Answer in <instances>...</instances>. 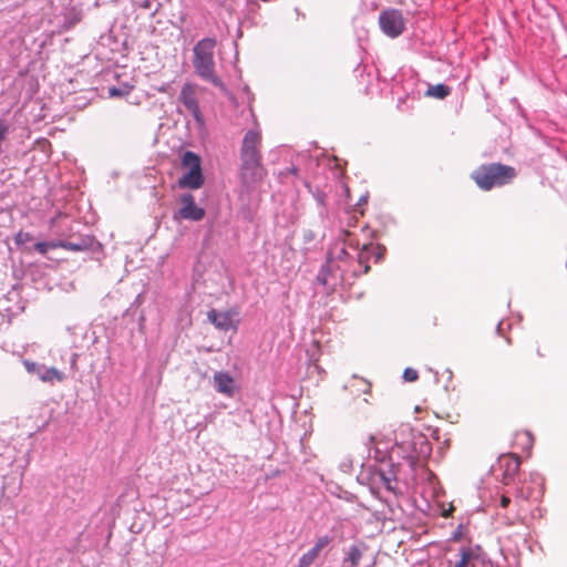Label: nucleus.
I'll use <instances>...</instances> for the list:
<instances>
[{
  "instance_id": "obj_1",
  "label": "nucleus",
  "mask_w": 567,
  "mask_h": 567,
  "mask_svg": "<svg viewBox=\"0 0 567 567\" xmlns=\"http://www.w3.org/2000/svg\"><path fill=\"white\" fill-rule=\"evenodd\" d=\"M260 146V133L256 130H249L243 138L239 153V176L247 188L254 187L266 174L261 164Z\"/></svg>"
},
{
  "instance_id": "obj_2",
  "label": "nucleus",
  "mask_w": 567,
  "mask_h": 567,
  "mask_svg": "<svg viewBox=\"0 0 567 567\" xmlns=\"http://www.w3.org/2000/svg\"><path fill=\"white\" fill-rule=\"evenodd\" d=\"M430 453L429 442L421 433L414 432L408 424L400 426L394 432V444L389 451L391 462L405 460L411 466H414L419 458Z\"/></svg>"
},
{
  "instance_id": "obj_3",
  "label": "nucleus",
  "mask_w": 567,
  "mask_h": 567,
  "mask_svg": "<svg viewBox=\"0 0 567 567\" xmlns=\"http://www.w3.org/2000/svg\"><path fill=\"white\" fill-rule=\"evenodd\" d=\"M216 44L217 41L215 38H204L199 40L193 48L192 63L199 79L224 90L225 84L216 72Z\"/></svg>"
},
{
  "instance_id": "obj_4",
  "label": "nucleus",
  "mask_w": 567,
  "mask_h": 567,
  "mask_svg": "<svg viewBox=\"0 0 567 567\" xmlns=\"http://www.w3.org/2000/svg\"><path fill=\"white\" fill-rule=\"evenodd\" d=\"M516 176L514 167L501 163L484 164L472 173V178L483 190L509 184Z\"/></svg>"
},
{
  "instance_id": "obj_5",
  "label": "nucleus",
  "mask_w": 567,
  "mask_h": 567,
  "mask_svg": "<svg viewBox=\"0 0 567 567\" xmlns=\"http://www.w3.org/2000/svg\"><path fill=\"white\" fill-rule=\"evenodd\" d=\"M379 24L382 32L390 38L401 35L405 28L402 13L394 9L381 12L379 17Z\"/></svg>"
},
{
  "instance_id": "obj_6",
  "label": "nucleus",
  "mask_w": 567,
  "mask_h": 567,
  "mask_svg": "<svg viewBox=\"0 0 567 567\" xmlns=\"http://www.w3.org/2000/svg\"><path fill=\"white\" fill-rule=\"evenodd\" d=\"M178 100L192 113L196 122H202V113L198 105L195 84L185 83L181 90Z\"/></svg>"
},
{
  "instance_id": "obj_7",
  "label": "nucleus",
  "mask_w": 567,
  "mask_h": 567,
  "mask_svg": "<svg viewBox=\"0 0 567 567\" xmlns=\"http://www.w3.org/2000/svg\"><path fill=\"white\" fill-rule=\"evenodd\" d=\"M178 216L182 219L198 221L204 218L205 210L195 204V199L192 194H184L181 196Z\"/></svg>"
},
{
  "instance_id": "obj_8",
  "label": "nucleus",
  "mask_w": 567,
  "mask_h": 567,
  "mask_svg": "<svg viewBox=\"0 0 567 567\" xmlns=\"http://www.w3.org/2000/svg\"><path fill=\"white\" fill-rule=\"evenodd\" d=\"M332 542V535H323L318 537L313 547L300 557L301 567H309L319 557L321 550L328 547Z\"/></svg>"
},
{
  "instance_id": "obj_9",
  "label": "nucleus",
  "mask_w": 567,
  "mask_h": 567,
  "mask_svg": "<svg viewBox=\"0 0 567 567\" xmlns=\"http://www.w3.org/2000/svg\"><path fill=\"white\" fill-rule=\"evenodd\" d=\"M213 386L218 393L233 396L235 392V380L228 372L217 371L214 373Z\"/></svg>"
},
{
  "instance_id": "obj_10",
  "label": "nucleus",
  "mask_w": 567,
  "mask_h": 567,
  "mask_svg": "<svg viewBox=\"0 0 567 567\" xmlns=\"http://www.w3.org/2000/svg\"><path fill=\"white\" fill-rule=\"evenodd\" d=\"M204 183L202 169H189L178 179V186L181 188L197 189Z\"/></svg>"
},
{
  "instance_id": "obj_11",
  "label": "nucleus",
  "mask_w": 567,
  "mask_h": 567,
  "mask_svg": "<svg viewBox=\"0 0 567 567\" xmlns=\"http://www.w3.org/2000/svg\"><path fill=\"white\" fill-rule=\"evenodd\" d=\"M209 321L219 330L228 331L233 328V317L229 312H219L217 310H210L207 313Z\"/></svg>"
},
{
  "instance_id": "obj_12",
  "label": "nucleus",
  "mask_w": 567,
  "mask_h": 567,
  "mask_svg": "<svg viewBox=\"0 0 567 567\" xmlns=\"http://www.w3.org/2000/svg\"><path fill=\"white\" fill-rule=\"evenodd\" d=\"M37 375L43 382L53 383L54 381L62 382L64 380V373L59 371L55 368H48L41 365V368H37Z\"/></svg>"
},
{
  "instance_id": "obj_13",
  "label": "nucleus",
  "mask_w": 567,
  "mask_h": 567,
  "mask_svg": "<svg viewBox=\"0 0 567 567\" xmlns=\"http://www.w3.org/2000/svg\"><path fill=\"white\" fill-rule=\"evenodd\" d=\"M363 545H352L342 559V567H357L361 560Z\"/></svg>"
},
{
  "instance_id": "obj_14",
  "label": "nucleus",
  "mask_w": 567,
  "mask_h": 567,
  "mask_svg": "<svg viewBox=\"0 0 567 567\" xmlns=\"http://www.w3.org/2000/svg\"><path fill=\"white\" fill-rule=\"evenodd\" d=\"M379 480L382 485L386 488L389 492L395 491V484H396V476L395 472L393 470H390L389 472H385L383 470H380L375 473V480Z\"/></svg>"
},
{
  "instance_id": "obj_15",
  "label": "nucleus",
  "mask_w": 567,
  "mask_h": 567,
  "mask_svg": "<svg viewBox=\"0 0 567 567\" xmlns=\"http://www.w3.org/2000/svg\"><path fill=\"white\" fill-rule=\"evenodd\" d=\"M92 241L90 238H81L78 241L59 240V247L72 251H83L90 248Z\"/></svg>"
},
{
  "instance_id": "obj_16",
  "label": "nucleus",
  "mask_w": 567,
  "mask_h": 567,
  "mask_svg": "<svg viewBox=\"0 0 567 567\" xmlns=\"http://www.w3.org/2000/svg\"><path fill=\"white\" fill-rule=\"evenodd\" d=\"M519 457L515 455H507L501 458V466L505 467V474L513 476L519 468Z\"/></svg>"
},
{
  "instance_id": "obj_17",
  "label": "nucleus",
  "mask_w": 567,
  "mask_h": 567,
  "mask_svg": "<svg viewBox=\"0 0 567 567\" xmlns=\"http://www.w3.org/2000/svg\"><path fill=\"white\" fill-rule=\"evenodd\" d=\"M451 93V89L445 84H435L430 85L426 90V96L435 97L439 100H443L449 96Z\"/></svg>"
},
{
  "instance_id": "obj_18",
  "label": "nucleus",
  "mask_w": 567,
  "mask_h": 567,
  "mask_svg": "<svg viewBox=\"0 0 567 567\" xmlns=\"http://www.w3.org/2000/svg\"><path fill=\"white\" fill-rule=\"evenodd\" d=\"M182 165L188 169H202L200 157L190 151H187L183 154Z\"/></svg>"
},
{
  "instance_id": "obj_19",
  "label": "nucleus",
  "mask_w": 567,
  "mask_h": 567,
  "mask_svg": "<svg viewBox=\"0 0 567 567\" xmlns=\"http://www.w3.org/2000/svg\"><path fill=\"white\" fill-rule=\"evenodd\" d=\"M133 2L136 6L150 11L151 17H154L161 8L158 0H133Z\"/></svg>"
},
{
  "instance_id": "obj_20",
  "label": "nucleus",
  "mask_w": 567,
  "mask_h": 567,
  "mask_svg": "<svg viewBox=\"0 0 567 567\" xmlns=\"http://www.w3.org/2000/svg\"><path fill=\"white\" fill-rule=\"evenodd\" d=\"M59 248V240L56 241H40L34 245V249L41 254L47 255L50 249Z\"/></svg>"
},
{
  "instance_id": "obj_21",
  "label": "nucleus",
  "mask_w": 567,
  "mask_h": 567,
  "mask_svg": "<svg viewBox=\"0 0 567 567\" xmlns=\"http://www.w3.org/2000/svg\"><path fill=\"white\" fill-rule=\"evenodd\" d=\"M540 495H542L540 489L538 492H535L529 487H522L518 493V496L525 501H528V499L537 501L540 497Z\"/></svg>"
},
{
  "instance_id": "obj_22",
  "label": "nucleus",
  "mask_w": 567,
  "mask_h": 567,
  "mask_svg": "<svg viewBox=\"0 0 567 567\" xmlns=\"http://www.w3.org/2000/svg\"><path fill=\"white\" fill-rule=\"evenodd\" d=\"M370 257L369 247L365 245L363 246L362 250L359 252V264L363 265V274H368L370 271V266L368 264Z\"/></svg>"
},
{
  "instance_id": "obj_23",
  "label": "nucleus",
  "mask_w": 567,
  "mask_h": 567,
  "mask_svg": "<svg viewBox=\"0 0 567 567\" xmlns=\"http://www.w3.org/2000/svg\"><path fill=\"white\" fill-rule=\"evenodd\" d=\"M419 378V373L416 370L412 368H406L403 372V379L408 382L416 381Z\"/></svg>"
},
{
  "instance_id": "obj_24",
  "label": "nucleus",
  "mask_w": 567,
  "mask_h": 567,
  "mask_svg": "<svg viewBox=\"0 0 567 567\" xmlns=\"http://www.w3.org/2000/svg\"><path fill=\"white\" fill-rule=\"evenodd\" d=\"M30 239H31V235L29 233H22V231H20L16 237L17 243H24Z\"/></svg>"
},
{
  "instance_id": "obj_25",
  "label": "nucleus",
  "mask_w": 567,
  "mask_h": 567,
  "mask_svg": "<svg viewBox=\"0 0 567 567\" xmlns=\"http://www.w3.org/2000/svg\"><path fill=\"white\" fill-rule=\"evenodd\" d=\"M124 94L125 93L121 89H117L115 86L109 89V95L112 97L123 96Z\"/></svg>"
},
{
  "instance_id": "obj_26",
  "label": "nucleus",
  "mask_w": 567,
  "mask_h": 567,
  "mask_svg": "<svg viewBox=\"0 0 567 567\" xmlns=\"http://www.w3.org/2000/svg\"><path fill=\"white\" fill-rule=\"evenodd\" d=\"M25 368L29 372H32V373H35L37 374V368H41L40 364H37L34 362H25Z\"/></svg>"
},
{
  "instance_id": "obj_27",
  "label": "nucleus",
  "mask_w": 567,
  "mask_h": 567,
  "mask_svg": "<svg viewBox=\"0 0 567 567\" xmlns=\"http://www.w3.org/2000/svg\"><path fill=\"white\" fill-rule=\"evenodd\" d=\"M509 503H511L509 497L504 496V495L501 497V506L503 508L507 507Z\"/></svg>"
},
{
  "instance_id": "obj_28",
  "label": "nucleus",
  "mask_w": 567,
  "mask_h": 567,
  "mask_svg": "<svg viewBox=\"0 0 567 567\" xmlns=\"http://www.w3.org/2000/svg\"><path fill=\"white\" fill-rule=\"evenodd\" d=\"M167 87H168L167 84H163L162 86L157 87V91L161 93H165L167 91Z\"/></svg>"
},
{
  "instance_id": "obj_29",
  "label": "nucleus",
  "mask_w": 567,
  "mask_h": 567,
  "mask_svg": "<svg viewBox=\"0 0 567 567\" xmlns=\"http://www.w3.org/2000/svg\"><path fill=\"white\" fill-rule=\"evenodd\" d=\"M305 238H306L307 240L312 239V234H311V233H306V234H305Z\"/></svg>"
},
{
  "instance_id": "obj_30",
  "label": "nucleus",
  "mask_w": 567,
  "mask_h": 567,
  "mask_svg": "<svg viewBox=\"0 0 567 567\" xmlns=\"http://www.w3.org/2000/svg\"><path fill=\"white\" fill-rule=\"evenodd\" d=\"M525 436H526L528 443L532 444V436H530V434L529 433H525Z\"/></svg>"
},
{
  "instance_id": "obj_31",
  "label": "nucleus",
  "mask_w": 567,
  "mask_h": 567,
  "mask_svg": "<svg viewBox=\"0 0 567 567\" xmlns=\"http://www.w3.org/2000/svg\"><path fill=\"white\" fill-rule=\"evenodd\" d=\"M346 255H347V251L344 249H341L339 258H342Z\"/></svg>"
},
{
  "instance_id": "obj_32",
  "label": "nucleus",
  "mask_w": 567,
  "mask_h": 567,
  "mask_svg": "<svg viewBox=\"0 0 567 567\" xmlns=\"http://www.w3.org/2000/svg\"><path fill=\"white\" fill-rule=\"evenodd\" d=\"M369 441H370V443H374V442H375V437H374L373 435H371V436L369 437Z\"/></svg>"
}]
</instances>
